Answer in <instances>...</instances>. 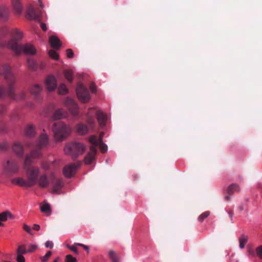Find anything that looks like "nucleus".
<instances>
[{
    "instance_id": "nucleus-7",
    "label": "nucleus",
    "mask_w": 262,
    "mask_h": 262,
    "mask_svg": "<svg viewBox=\"0 0 262 262\" xmlns=\"http://www.w3.org/2000/svg\"><path fill=\"white\" fill-rule=\"evenodd\" d=\"M4 173L7 175L16 173L18 171L19 166L16 161L14 160H8L3 164Z\"/></svg>"
},
{
    "instance_id": "nucleus-37",
    "label": "nucleus",
    "mask_w": 262,
    "mask_h": 262,
    "mask_svg": "<svg viewBox=\"0 0 262 262\" xmlns=\"http://www.w3.org/2000/svg\"><path fill=\"white\" fill-rule=\"evenodd\" d=\"M87 126L82 123L78 124L77 126V130L76 131H88Z\"/></svg>"
},
{
    "instance_id": "nucleus-10",
    "label": "nucleus",
    "mask_w": 262,
    "mask_h": 262,
    "mask_svg": "<svg viewBox=\"0 0 262 262\" xmlns=\"http://www.w3.org/2000/svg\"><path fill=\"white\" fill-rule=\"evenodd\" d=\"M42 13L39 10H35L32 6H30L27 10V16L30 19L40 21L41 19Z\"/></svg>"
},
{
    "instance_id": "nucleus-9",
    "label": "nucleus",
    "mask_w": 262,
    "mask_h": 262,
    "mask_svg": "<svg viewBox=\"0 0 262 262\" xmlns=\"http://www.w3.org/2000/svg\"><path fill=\"white\" fill-rule=\"evenodd\" d=\"M80 162H77L76 163H71L64 166L63 169V172L66 177L70 178L73 177L76 172L78 167L81 165Z\"/></svg>"
},
{
    "instance_id": "nucleus-33",
    "label": "nucleus",
    "mask_w": 262,
    "mask_h": 262,
    "mask_svg": "<svg viewBox=\"0 0 262 262\" xmlns=\"http://www.w3.org/2000/svg\"><path fill=\"white\" fill-rule=\"evenodd\" d=\"M108 255L113 262H119V259L114 251L110 250L108 252Z\"/></svg>"
},
{
    "instance_id": "nucleus-52",
    "label": "nucleus",
    "mask_w": 262,
    "mask_h": 262,
    "mask_svg": "<svg viewBox=\"0 0 262 262\" xmlns=\"http://www.w3.org/2000/svg\"><path fill=\"white\" fill-rule=\"evenodd\" d=\"M6 111V108L4 105H0V114H2Z\"/></svg>"
},
{
    "instance_id": "nucleus-60",
    "label": "nucleus",
    "mask_w": 262,
    "mask_h": 262,
    "mask_svg": "<svg viewBox=\"0 0 262 262\" xmlns=\"http://www.w3.org/2000/svg\"><path fill=\"white\" fill-rule=\"evenodd\" d=\"M58 257L56 258L54 261L53 262H58Z\"/></svg>"
},
{
    "instance_id": "nucleus-30",
    "label": "nucleus",
    "mask_w": 262,
    "mask_h": 262,
    "mask_svg": "<svg viewBox=\"0 0 262 262\" xmlns=\"http://www.w3.org/2000/svg\"><path fill=\"white\" fill-rule=\"evenodd\" d=\"M64 75L68 82L72 83L73 79L72 72L71 70H65L64 71Z\"/></svg>"
},
{
    "instance_id": "nucleus-39",
    "label": "nucleus",
    "mask_w": 262,
    "mask_h": 262,
    "mask_svg": "<svg viewBox=\"0 0 262 262\" xmlns=\"http://www.w3.org/2000/svg\"><path fill=\"white\" fill-rule=\"evenodd\" d=\"M256 253L257 256L262 259V246H259L256 249Z\"/></svg>"
},
{
    "instance_id": "nucleus-35",
    "label": "nucleus",
    "mask_w": 262,
    "mask_h": 262,
    "mask_svg": "<svg viewBox=\"0 0 262 262\" xmlns=\"http://www.w3.org/2000/svg\"><path fill=\"white\" fill-rule=\"evenodd\" d=\"M51 255L52 252L50 251H48L45 256L40 257L41 262H47L49 258L51 257Z\"/></svg>"
},
{
    "instance_id": "nucleus-2",
    "label": "nucleus",
    "mask_w": 262,
    "mask_h": 262,
    "mask_svg": "<svg viewBox=\"0 0 262 262\" xmlns=\"http://www.w3.org/2000/svg\"><path fill=\"white\" fill-rule=\"evenodd\" d=\"M0 74L3 75L7 83L6 87L0 86V98L7 96L15 101L21 100L26 98V94L21 92L18 95L14 94L16 78L11 71V68L8 64H5L0 68Z\"/></svg>"
},
{
    "instance_id": "nucleus-27",
    "label": "nucleus",
    "mask_w": 262,
    "mask_h": 262,
    "mask_svg": "<svg viewBox=\"0 0 262 262\" xmlns=\"http://www.w3.org/2000/svg\"><path fill=\"white\" fill-rule=\"evenodd\" d=\"M63 112L62 109L59 108L54 113L52 119L53 120H58V119H61L62 117H63Z\"/></svg>"
},
{
    "instance_id": "nucleus-15",
    "label": "nucleus",
    "mask_w": 262,
    "mask_h": 262,
    "mask_svg": "<svg viewBox=\"0 0 262 262\" xmlns=\"http://www.w3.org/2000/svg\"><path fill=\"white\" fill-rule=\"evenodd\" d=\"M14 219L15 216L8 210L1 212L0 213V227L4 226L3 222H6L8 219L13 220Z\"/></svg>"
},
{
    "instance_id": "nucleus-34",
    "label": "nucleus",
    "mask_w": 262,
    "mask_h": 262,
    "mask_svg": "<svg viewBox=\"0 0 262 262\" xmlns=\"http://www.w3.org/2000/svg\"><path fill=\"white\" fill-rule=\"evenodd\" d=\"M209 214L210 212L209 211H206L203 212L199 216V221L202 222L206 218H207L209 216Z\"/></svg>"
},
{
    "instance_id": "nucleus-46",
    "label": "nucleus",
    "mask_w": 262,
    "mask_h": 262,
    "mask_svg": "<svg viewBox=\"0 0 262 262\" xmlns=\"http://www.w3.org/2000/svg\"><path fill=\"white\" fill-rule=\"evenodd\" d=\"M67 55L68 58H71L74 56V53L72 49H69L67 50Z\"/></svg>"
},
{
    "instance_id": "nucleus-49",
    "label": "nucleus",
    "mask_w": 262,
    "mask_h": 262,
    "mask_svg": "<svg viewBox=\"0 0 262 262\" xmlns=\"http://www.w3.org/2000/svg\"><path fill=\"white\" fill-rule=\"evenodd\" d=\"M45 246L47 248L52 249L53 247V243L52 241H48L45 243Z\"/></svg>"
},
{
    "instance_id": "nucleus-56",
    "label": "nucleus",
    "mask_w": 262,
    "mask_h": 262,
    "mask_svg": "<svg viewBox=\"0 0 262 262\" xmlns=\"http://www.w3.org/2000/svg\"><path fill=\"white\" fill-rule=\"evenodd\" d=\"M42 167L44 169H47L48 168V166L46 165H42Z\"/></svg>"
},
{
    "instance_id": "nucleus-20",
    "label": "nucleus",
    "mask_w": 262,
    "mask_h": 262,
    "mask_svg": "<svg viewBox=\"0 0 262 262\" xmlns=\"http://www.w3.org/2000/svg\"><path fill=\"white\" fill-rule=\"evenodd\" d=\"M13 150L15 152H16V155L19 157H22L24 155V149L23 145L18 142H16L14 143L13 146Z\"/></svg>"
},
{
    "instance_id": "nucleus-43",
    "label": "nucleus",
    "mask_w": 262,
    "mask_h": 262,
    "mask_svg": "<svg viewBox=\"0 0 262 262\" xmlns=\"http://www.w3.org/2000/svg\"><path fill=\"white\" fill-rule=\"evenodd\" d=\"M75 245L73 246H70L69 245H67V248L69 249H70L72 251H73L74 253L78 254V252L77 250V247L75 246Z\"/></svg>"
},
{
    "instance_id": "nucleus-50",
    "label": "nucleus",
    "mask_w": 262,
    "mask_h": 262,
    "mask_svg": "<svg viewBox=\"0 0 262 262\" xmlns=\"http://www.w3.org/2000/svg\"><path fill=\"white\" fill-rule=\"evenodd\" d=\"M75 245H76L77 246H79L83 247L84 250H85L86 251H88V252H89V246H86V245H85L84 244H80V243H75Z\"/></svg>"
},
{
    "instance_id": "nucleus-21",
    "label": "nucleus",
    "mask_w": 262,
    "mask_h": 262,
    "mask_svg": "<svg viewBox=\"0 0 262 262\" xmlns=\"http://www.w3.org/2000/svg\"><path fill=\"white\" fill-rule=\"evenodd\" d=\"M38 184L41 188L47 187L49 185V181L45 174L40 176L38 180Z\"/></svg>"
},
{
    "instance_id": "nucleus-62",
    "label": "nucleus",
    "mask_w": 262,
    "mask_h": 262,
    "mask_svg": "<svg viewBox=\"0 0 262 262\" xmlns=\"http://www.w3.org/2000/svg\"><path fill=\"white\" fill-rule=\"evenodd\" d=\"M240 209H241V210H243V208H240Z\"/></svg>"
},
{
    "instance_id": "nucleus-47",
    "label": "nucleus",
    "mask_w": 262,
    "mask_h": 262,
    "mask_svg": "<svg viewBox=\"0 0 262 262\" xmlns=\"http://www.w3.org/2000/svg\"><path fill=\"white\" fill-rule=\"evenodd\" d=\"M16 260L17 262H25V257L21 254H17Z\"/></svg>"
},
{
    "instance_id": "nucleus-45",
    "label": "nucleus",
    "mask_w": 262,
    "mask_h": 262,
    "mask_svg": "<svg viewBox=\"0 0 262 262\" xmlns=\"http://www.w3.org/2000/svg\"><path fill=\"white\" fill-rule=\"evenodd\" d=\"M8 148V145L6 143L0 144V151H5Z\"/></svg>"
},
{
    "instance_id": "nucleus-11",
    "label": "nucleus",
    "mask_w": 262,
    "mask_h": 262,
    "mask_svg": "<svg viewBox=\"0 0 262 262\" xmlns=\"http://www.w3.org/2000/svg\"><path fill=\"white\" fill-rule=\"evenodd\" d=\"M64 104L73 115H77L78 110V105L73 99L67 98L64 101Z\"/></svg>"
},
{
    "instance_id": "nucleus-31",
    "label": "nucleus",
    "mask_w": 262,
    "mask_h": 262,
    "mask_svg": "<svg viewBox=\"0 0 262 262\" xmlns=\"http://www.w3.org/2000/svg\"><path fill=\"white\" fill-rule=\"evenodd\" d=\"M68 92L66 85L64 83H61L59 85L58 89V92L60 95H64Z\"/></svg>"
},
{
    "instance_id": "nucleus-14",
    "label": "nucleus",
    "mask_w": 262,
    "mask_h": 262,
    "mask_svg": "<svg viewBox=\"0 0 262 262\" xmlns=\"http://www.w3.org/2000/svg\"><path fill=\"white\" fill-rule=\"evenodd\" d=\"M52 182L53 183L52 192L54 193H58V191L63 186V183L61 179L52 177Z\"/></svg>"
},
{
    "instance_id": "nucleus-54",
    "label": "nucleus",
    "mask_w": 262,
    "mask_h": 262,
    "mask_svg": "<svg viewBox=\"0 0 262 262\" xmlns=\"http://www.w3.org/2000/svg\"><path fill=\"white\" fill-rule=\"evenodd\" d=\"M228 214L231 219L232 220L233 216V212L232 210L229 211Z\"/></svg>"
},
{
    "instance_id": "nucleus-24",
    "label": "nucleus",
    "mask_w": 262,
    "mask_h": 262,
    "mask_svg": "<svg viewBox=\"0 0 262 262\" xmlns=\"http://www.w3.org/2000/svg\"><path fill=\"white\" fill-rule=\"evenodd\" d=\"M42 89V86L40 85L35 84L32 86L31 92L33 95L36 96L41 92Z\"/></svg>"
},
{
    "instance_id": "nucleus-40",
    "label": "nucleus",
    "mask_w": 262,
    "mask_h": 262,
    "mask_svg": "<svg viewBox=\"0 0 262 262\" xmlns=\"http://www.w3.org/2000/svg\"><path fill=\"white\" fill-rule=\"evenodd\" d=\"M37 249L36 245L30 244L29 245V249L27 250L28 252H33Z\"/></svg>"
},
{
    "instance_id": "nucleus-42",
    "label": "nucleus",
    "mask_w": 262,
    "mask_h": 262,
    "mask_svg": "<svg viewBox=\"0 0 262 262\" xmlns=\"http://www.w3.org/2000/svg\"><path fill=\"white\" fill-rule=\"evenodd\" d=\"M23 229L24 230H25L27 233H28L30 235H33V233L32 232L30 227L27 224H24Z\"/></svg>"
},
{
    "instance_id": "nucleus-53",
    "label": "nucleus",
    "mask_w": 262,
    "mask_h": 262,
    "mask_svg": "<svg viewBox=\"0 0 262 262\" xmlns=\"http://www.w3.org/2000/svg\"><path fill=\"white\" fill-rule=\"evenodd\" d=\"M33 229L36 231H38L40 229V226L38 224H34Z\"/></svg>"
},
{
    "instance_id": "nucleus-55",
    "label": "nucleus",
    "mask_w": 262,
    "mask_h": 262,
    "mask_svg": "<svg viewBox=\"0 0 262 262\" xmlns=\"http://www.w3.org/2000/svg\"><path fill=\"white\" fill-rule=\"evenodd\" d=\"M230 195H229L228 194L227 195H226L225 197V200L227 201H228L230 200Z\"/></svg>"
},
{
    "instance_id": "nucleus-3",
    "label": "nucleus",
    "mask_w": 262,
    "mask_h": 262,
    "mask_svg": "<svg viewBox=\"0 0 262 262\" xmlns=\"http://www.w3.org/2000/svg\"><path fill=\"white\" fill-rule=\"evenodd\" d=\"M103 136V132H101L99 137L95 135H92L90 137L89 142L92 146L90 147V151L88 153L84 158V162L86 164H90L94 160L97 153V146L98 145L101 152L104 153L107 151V147L102 142Z\"/></svg>"
},
{
    "instance_id": "nucleus-6",
    "label": "nucleus",
    "mask_w": 262,
    "mask_h": 262,
    "mask_svg": "<svg viewBox=\"0 0 262 262\" xmlns=\"http://www.w3.org/2000/svg\"><path fill=\"white\" fill-rule=\"evenodd\" d=\"M48 143V136L46 134H41L34 148L31 150L29 155H27L26 157H29L30 160H31V164L32 163V159L40 158L41 157V149L46 146Z\"/></svg>"
},
{
    "instance_id": "nucleus-4",
    "label": "nucleus",
    "mask_w": 262,
    "mask_h": 262,
    "mask_svg": "<svg viewBox=\"0 0 262 262\" xmlns=\"http://www.w3.org/2000/svg\"><path fill=\"white\" fill-rule=\"evenodd\" d=\"M24 169L26 172L28 182L31 187L34 186L37 182L39 170L38 167L31 165L29 157L25 158Z\"/></svg>"
},
{
    "instance_id": "nucleus-29",
    "label": "nucleus",
    "mask_w": 262,
    "mask_h": 262,
    "mask_svg": "<svg viewBox=\"0 0 262 262\" xmlns=\"http://www.w3.org/2000/svg\"><path fill=\"white\" fill-rule=\"evenodd\" d=\"M40 210L42 212L47 213L48 215L51 214V208L49 204L45 203L41 206Z\"/></svg>"
},
{
    "instance_id": "nucleus-61",
    "label": "nucleus",
    "mask_w": 262,
    "mask_h": 262,
    "mask_svg": "<svg viewBox=\"0 0 262 262\" xmlns=\"http://www.w3.org/2000/svg\"><path fill=\"white\" fill-rule=\"evenodd\" d=\"M42 131L45 132L46 131V129L45 128H43Z\"/></svg>"
},
{
    "instance_id": "nucleus-32",
    "label": "nucleus",
    "mask_w": 262,
    "mask_h": 262,
    "mask_svg": "<svg viewBox=\"0 0 262 262\" xmlns=\"http://www.w3.org/2000/svg\"><path fill=\"white\" fill-rule=\"evenodd\" d=\"M27 253H28V252L26 249V246L25 245H21L18 246L16 251L17 254L23 255Z\"/></svg>"
},
{
    "instance_id": "nucleus-17",
    "label": "nucleus",
    "mask_w": 262,
    "mask_h": 262,
    "mask_svg": "<svg viewBox=\"0 0 262 262\" xmlns=\"http://www.w3.org/2000/svg\"><path fill=\"white\" fill-rule=\"evenodd\" d=\"M11 182L20 187H31L27 180L21 177L16 178L12 179Z\"/></svg>"
},
{
    "instance_id": "nucleus-1",
    "label": "nucleus",
    "mask_w": 262,
    "mask_h": 262,
    "mask_svg": "<svg viewBox=\"0 0 262 262\" xmlns=\"http://www.w3.org/2000/svg\"><path fill=\"white\" fill-rule=\"evenodd\" d=\"M8 34H10L11 38L5 46L11 49L15 55H19L22 52L29 55H34L36 53V51L33 46L30 44L20 45L18 43V41L20 40L23 36V33L18 29L14 28L10 31L6 27L0 28L1 36H5Z\"/></svg>"
},
{
    "instance_id": "nucleus-58",
    "label": "nucleus",
    "mask_w": 262,
    "mask_h": 262,
    "mask_svg": "<svg viewBox=\"0 0 262 262\" xmlns=\"http://www.w3.org/2000/svg\"><path fill=\"white\" fill-rule=\"evenodd\" d=\"M26 146H28V147H30L31 146V145L30 143H26Z\"/></svg>"
},
{
    "instance_id": "nucleus-38",
    "label": "nucleus",
    "mask_w": 262,
    "mask_h": 262,
    "mask_svg": "<svg viewBox=\"0 0 262 262\" xmlns=\"http://www.w3.org/2000/svg\"><path fill=\"white\" fill-rule=\"evenodd\" d=\"M37 128L35 126L32 124H28L24 131H35Z\"/></svg>"
},
{
    "instance_id": "nucleus-25",
    "label": "nucleus",
    "mask_w": 262,
    "mask_h": 262,
    "mask_svg": "<svg viewBox=\"0 0 262 262\" xmlns=\"http://www.w3.org/2000/svg\"><path fill=\"white\" fill-rule=\"evenodd\" d=\"M239 190V187L236 184H232L228 186L227 189V193L229 195H232L235 191Z\"/></svg>"
},
{
    "instance_id": "nucleus-13",
    "label": "nucleus",
    "mask_w": 262,
    "mask_h": 262,
    "mask_svg": "<svg viewBox=\"0 0 262 262\" xmlns=\"http://www.w3.org/2000/svg\"><path fill=\"white\" fill-rule=\"evenodd\" d=\"M45 84L48 91L54 90L57 87L55 78L52 75L49 76L45 80Z\"/></svg>"
},
{
    "instance_id": "nucleus-18",
    "label": "nucleus",
    "mask_w": 262,
    "mask_h": 262,
    "mask_svg": "<svg viewBox=\"0 0 262 262\" xmlns=\"http://www.w3.org/2000/svg\"><path fill=\"white\" fill-rule=\"evenodd\" d=\"M49 42L51 46L54 49H59L61 46V43L59 38L54 35L49 37Z\"/></svg>"
},
{
    "instance_id": "nucleus-44",
    "label": "nucleus",
    "mask_w": 262,
    "mask_h": 262,
    "mask_svg": "<svg viewBox=\"0 0 262 262\" xmlns=\"http://www.w3.org/2000/svg\"><path fill=\"white\" fill-rule=\"evenodd\" d=\"M88 124L91 128H93L95 124V119L93 117L89 118L88 121Z\"/></svg>"
},
{
    "instance_id": "nucleus-36",
    "label": "nucleus",
    "mask_w": 262,
    "mask_h": 262,
    "mask_svg": "<svg viewBox=\"0 0 262 262\" xmlns=\"http://www.w3.org/2000/svg\"><path fill=\"white\" fill-rule=\"evenodd\" d=\"M49 55L50 57L54 59H58V54L57 53L52 50H51L49 51Z\"/></svg>"
},
{
    "instance_id": "nucleus-5",
    "label": "nucleus",
    "mask_w": 262,
    "mask_h": 262,
    "mask_svg": "<svg viewBox=\"0 0 262 262\" xmlns=\"http://www.w3.org/2000/svg\"><path fill=\"white\" fill-rule=\"evenodd\" d=\"M86 149V146L82 143L74 142L66 144L64 151L66 155H71L73 159L82 155Z\"/></svg>"
},
{
    "instance_id": "nucleus-59",
    "label": "nucleus",
    "mask_w": 262,
    "mask_h": 262,
    "mask_svg": "<svg viewBox=\"0 0 262 262\" xmlns=\"http://www.w3.org/2000/svg\"><path fill=\"white\" fill-rule=\"evenodd\" d=\"M39 3H40V7H43V5L42 4V3H41V1H40V0H39Z\"/></svg>"
},
{
    "instance_id": "nucleus-8",
    "label": "nucleus",
    "mask_w": 262,
    "mask_h": 262,
    "mask_svg": "<svg viewBox=\"0 0 262 262\" xmlns=\"http://www.w3.org/2000/svg\"><path fill=\"white\" fill-rule=\"evenodd\" d=\"M76 94L79 100L83 103L89 102L91 98L90 94L88 90L82 84H79L77 85L76 88Z\"/></svg>"
},
{
    "instance_id": "nucleus-16",
    "label": "nucleus",
    "mask_w": 262,
    "mask_h": 262,
    "mask_svg": "<svg viewBox=\"0 0 262 262\" xmlns=\"http://www.w3.org/2000/svg\"><path fill=\"white\" fill-rule=\"evenodd\" d=\"M96 117L100 127L103 128L106 125L107 116L101 111H98L96 113Z\"/></svg>"
},
{
    "instance_id": "nucleus-28",
    "label": "nucleus",
    "mask_w": 262,
    "mask_h": 262,
    "mask_svg": "<svg viewBox=\"0 0 262 262\" xmlns=\"http://www.w3.org/2000/svg\"><path fill=\"white\" fill-rule=\"evenodd\" d=\"M27 64L28 67L32 70H35L37 69L38 66L36 62L32 59L29 58L27 60Z\"/></svg>"
},
{
    "instance_id": "nucleus-23",
    "label": "nucleus",
    "mask_w": 262,
    "mask_h": 262,
    "mask_svg": "<svg viewBox=\"0 0 262 262\" xmlns=\"http://www.w3.org/2000/svg\"><path fill=\"white\" fill-rule=\"evenodd\" d=\"M9 15V10L5 6L0 7V17L4 20L7 19Z\"/></svg>"
},
{
    "instance_id": "nucleus-48",
    "label": "nucleus",
    "mask_w": 262,
    "mask_h": 262,
    "mask_svg": "<svg viewBox=\"0 0 262 262\" xmlns=\"http://www.w3.org/2000/svg\"><path fill=\"white\" fill-rule=\"evenodd\" d=\"M90 89L93 93H96L97 91L96 86L93 83H91L90 86Z\"/></svg>"
},
{
    "instance_id": "nucleus-22",
    "label": "nucleus",
    "mask_w": 262,
    "mask_h": 262,
    "mask_svg": "<svg viewBox=\"0 0 262 262\" xmlns=\"http://www.w3.org/2000/svg\"><path fill=\"white\" fill-rule=\"evenodd\" d=\"M12 6L16 14H20L21 13L23 7L19 0H13Z\"/></svg>"
},
{
    "instance_id": "nucleus-51",
    "label": "nucleus",
    "mask_w": 262,
    "mask_h": 262,
    "mask_svg": "<svg viewBox=\"0 0 262 262\" xmlns=\"http://www.w3.org/2000/svg\"><path fill=\"white\" fill-rule=\"evenodd\" d=\"M40 27H41L42 30L44 31H46L47 29L46 24H45L43 23H40Z\"/></svg>"
},
{
    "instance_id": "nucleus-19",
    "label": "nucleus",
    "mask_w": 262,
    "mask_h": 262,
    "mask_svg": "<svg viewBox=\"0 0 262 262\" xmlns=\"http://www.w3.org/2000/svg\"><path fill=\"white\" fill-rule=\"evenodd\" d=\"M70 135V132H54V138L56 141H62Z\"/></svg>"
},
{
    "instance_id": "nucleus-12",
    "label": "nucleus",
    "mask_w": 262,
    "mask_h": 262,
    "mask_svg": "<svg viewBox=\"0 0 262 262\" xmlns=\"http://www.w3.org/2000/svg\"><path fill=\"white\" fill-rule=\"evenodd\" d=\"M52 131H71V128L63 122L57 121L56 122H51Z\"/></svg>"
},
{
    "instance_id": "nucleus-41",
    "label": "nucleus",
    "mask_w": 262,
    "mask_h": 262,
    "mask_svg": "<svg viewBox=\"0 0 262 262\" xmlns=\"http://www.w3.org/2000/svg\"><path fill=\"white\" fill-rule=\"evenodd\" d=\"M66 262H76V259L71 255H67L66 257Z\"/></svg>"
},
{
    "instance_id": "nucleus-57",
    "label": "nucleus",
    "mask_w": 262,
    "mask_h": 262,
    "mask_svg": "<svg viewBox=\"0 0 262 262\" xmlns=\"http://www.w3.org/2000/svg\"><path fill=\"white\" fill-rule=\"evenodd\" d=\"M45 66V64L43 62H41V64H40V68L41 69H43Z\"/></svg>"
},
{
    "instance_id": "nucleus-26",
    "label": "nucleus",
    "mask_w": 262,
    "mask_h": 262,
    "mask_svg": "<svg viewBox=\"0 0 262 262\" xmlns=\"http://www.w3.org/2000/svg\"><path fill=\"white\" fill-rule=\"evenodd\" d=\"M248 240V237L247 235L244 234H242L241 237L239 238V248L241 249H243L245 247L246 244L247 243Z\"/></svg>"
}]
</instances>
